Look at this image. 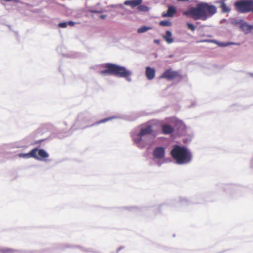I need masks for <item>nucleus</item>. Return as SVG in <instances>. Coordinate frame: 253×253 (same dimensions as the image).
<instances>
[{"mask_svg": "<svg viewBox=\"0 0 253 253\" xmlns=\"http://www.w3.org/2000/svg\"><path fill=\"white\" fill-rule=\"evenodd\" d=\"M217 11L216 7L207 2H201L195 7H191L184 11L183 14L194 20L201 19L205 21L212 16Z\"/></svg>", "mask_w": 253, "mask_h": 253, "instance_id": "f257e3e1", "label": "nucleus"}, {"mask_svg": "<svg viewBox=\"0 0 253 253\" xmlns=\"http://www.w3.org/2000/svg\"><path fill=\"white\" fill-rule=\"evenodd\" d=\"M104 70L100 71L102 75H113L119 78H125L128 81H130L129 77L132 72L124 66L113 63H107L104 65Z\"/></svg>", "mask_w": 253, "mask_h": 253, "instance_id": "f03ea898", "label": "nucleus"}, {"mask_svg": "<svg viewBox=\"0 0 253 253\" xmlns=\"http://www.w3.org/2000/svg\"><path fill=\"white\" fill-rule=\"evenodd\" d=\"M171 157L178 164L189 163L192 159V154L186 148L179 145H174L170 152Z\"/></svg>", "mask_w": 253, "mask_h": 253, "instance_id": "7ed1b4c3", "label": "nucleus"}, {"mask_svg": "<svg viewBox=\"0 0 253 253\" xmlns=\"http://www.w3.org/2000/svg\"><path fill=\"white\" fill-rule=\"evenodd\" d=\"M94 125L93 120L87 113H81L78 115L77 120L74 124V129H83Z\"/></svg>", "mask_w": 253, "mask_h": 253, "instance_id": "20e7f679", "label": "nucleus"}, {"mask_svg": "<svg viewBox=\"0 0 253 253\" xmlns=\"http://www.w3.org/2000/svg\"><path fill=\"white\" fill-rule=\"evenodd\" d=\"M235 9L239 13H253V0H240L234 3Z\"/></svg>", "mask_w": 253, "mask_h": 253, "instance_id": "39448f33", "label": "nucleus"}, {"mask_svg": "<svg viewBox=\"0 0 253 253\" xmlns=\"http://www.w3.org/2000/svg\"><path fill=\"white\" fill-rule=\"evenodd\" d=\"M160 78L166 79L168 81H171L176 79H181L182 77L179 72L173 71L171 69H169L162 74Z\"/></svg>", "mask_w": 253, "mask_h": 253, "instance_id": "423d86ee", "label": "nucleus"}, {"mask_svg": "<svg viewBox=\"0 0 253 253\" xmlns=\"http://www.w3.org/2000/svg\"><path fill=\"white\" fill-rule=\"evenodd\" d=\"M152 132V126L148 125L145 127H143L140 129V132L136 135V137H134V142L138 144L142 140V136L149 134Z\"/></svg>", "mask_w": 253, "mask_h": 253, "instance_id": "0eeeda50", "label": "nucleus"}, {"mask_svg": "<svg viewBox=\"0 0 253 253\" xmlns=\"http://www.w3.org/2000/svg\"><path fill=\"white\" fill-rule=\"evenodd\" d=\"M167 12H164L162 16L163 17H173L174 15L176 14L177 11L176 8L173 5H169Z\"/></svg>", "mask_w": 253, "mask_h": 253, "instance_id": "6e6552de", "label": "nucleus"}, {"mask_svg": "<svg viewBox=\"0 0 253 253\" xmlns=\"http://www.w3.org/2000/svg\"><path fill=\"white\" fill-rule=\"evenodd\" d=\"M165 149L162 147L156 148L153 151V156L158 159H163L165 156Z\"/></svg>", "mask_w": 253, "mask_h": 253, "instance_id": "1a4fd4ad", "label": "nucleus"}, {"mask_svg": "<svg viewBox=\"0 0 253 253\" xmlns=\"http://www.w3.org/2000/svg\"><path fill=\"white\" fill-rule=\"evenodd\" d=\"M35 149H37V158L33 157L36 160L42 161L43 159L46 158L48 157L49 155L47 152H46L44 150L42 149H38V148H35Z\"/></svg>", "mask_w": 253, "mask_h": 253, "instance_id": "9d476101", "label": "nucleus"}, {"mask_svg": "<svg viewBox=\"0 0 253 253\" xmlns=\"http://www.w3.org/2000/svg\"><path fill=\"white\" fill-rule=\"evenodd\" d=\"M142 2V0H127L124 2V4L126 5H129L133 8L136 6L140 5Z\"/></svg>", "mask_w": 253, "mask_h": 253, "instance_id": "9b49d317", "label": "nucleus"}, {"mask_svg": "<svg viewBox=\"0 0 253 253\" xmlns=\"http://www.w3.org/2000/svg\"><path fill=\"white\" fill-rule=\"evenodd\" d=\"M37 149H32L29 153H20L19 154L20 157H23L25 158H29L30 157H36L37 158Z\"/></svg>", "mask_w": 253, "mask_h": 253, "instance_id": "f8f14e48", "label": "nucleus"}, {"mask_svg": "<svg viewBox=\"0 0 253 253\" xmlns=\"http://www.w3.org/2000/svg\"><path fill=\"white\" fill-rule=\"evenodd\" d=\"M155 70L150 67H147L146 69V76L149 80L153 79L155 77Z\"/></svg>", "mask_w": 253, "mask_h": 253, "instance_id": "ddd939ff", "label": "nucleus"}, {"mask_svg": "<svg viewBox=\"0 0 253 253\" xmlns=\"http://www.w3.org/2000/svg\"><path fill=\"white\" fill-rule=\"evenodd\" d=\"M174 131V128L169 125H164L162 126V132L164 134H169Z\"/></svg>", "mask_w": 253, "mask_h": 253, "instance_id": "4468645a", "label": "nucleus"}, {"mask_svg": "<svg viewBox=\"0 0 253 253\" xmlns=\"http://www.w3.org/2000/svg\"><path fill=\"white\" fill-rule=\"evenodd\" d=\"M241 28L246 33H249L253 30V25H249L247 23H244L241 25Z\"/></svg>", "mask_w": 253, "mask_h": 253, "instance_id": "2eb2a0df", "label": "nucleus"}, {"mask_svg": "<svg viewBox=\"0 0 253 253\" xmlns=\"http://www.w3.org/2000/svg\"><path fill=\"white\" fill-rule=\"evenodd\" d=\"M163 38L168 43H171L173 42V39L172 38V33L170 31H167L166 34L163 36Z\"/></svg>", "mask_w": 253, "mask_h": 253, "instance_id": "dca6fc26", "label": "nucleus"}, {"mask_svg": "<svg viewBox=\"0 0 253 253\" xmlns=\"http://www.w3.org/2000/svg\"><path fill=\"white\" fill-rule=\"evenodd\" d=\"M219 3H220V8L223 12H229L230 11V8L226 5L224 0H220Z\"/></svg>", "mask_w": 253, "mask_h": 253, "instance_id": "f3484780", "label": "nucleus"}, {"mask_svg": "<svg viewBox=\"0 0 253 253\" xmlns=\"http://www.w3.org/2000/svg\"><path fill=\"white\" fill-rule=\"evenodd\" d=\"M151 29H152V27H151L143 26L138 28L137 31L138 33H143Z\"/></svg>", "mask_w": 253, "mask_h": 253, "instance_id": "a211bd4d", "label": "nucleus"}, {"mask_svg": "<svg viewBox=\"0 0 253 253\" xmlns=\"http://www.w3.org/2000/svg\"><path fill=\"white\" fill-rule=\"evenodd\" d=\"M159 25L164 27H169L171 26L172 24L171 22L169 21L163 20L160 22Z\"/></svg>", "mask_w": 253, "mask_h": 253, "instance_id": "6ab92c4d", "label": "nucleus"}, {"mask_svg": "<svg viewBox=\"0 0 253 253\" xmlns=\"http://www.w3.org/2000/svg\"><path fill=\"white\" fill-rule=\"evenodd\" d=\"M137 9L140 11H147L149 10V8L144 5H139L137 7Z\"/></svg>", "mask_w": 253, "mask_h": 253, "instance_id": "aec40b11", "label": "nucleus"}, {"mask_svg": "<svg viewBox=\"0 0 253 253\" xmlns=\"http://www.w3.org/2000/svg\"><path fill=\"white\" fill-rule=\"evenodd\" d=\"M186 25L189 29L190 30L194 31L195 30V27L191 23H187Z\"/></svg>", "mask_w": 253, "mask_h": 253, "instance_id": "412c9836", "label": "nucleus"}, {"mask_svg": "<svg viewBox=\"0 0 253 253\" xmlns=\"http://www.w3.org/2000/svg\"><path fill=\"white\" fill-rule=\"evenodd\" d=\"M67 22H61L58 24V27L60 28H65L67 27Z\"/></svg>", "mask_w": 253, "mask_h": 253, "instance_id": "4be33fe9", "label": "nucleus"}, {"mask_svg": "<svg viewBox=\"0 0 253 253\" xmlns=\"http://www.w3.org/2000/svg\"><path fill=\"white\" fill-rule=\"evenodd\" d=\"M2 253H14V251L10 249H6L2 250Z\"/></svg>", "mask_w": 253, "mask_h": 253, "instance_id": "5701e85b", "label": "nucleus"}, {"mask_svg": "<svg viewBox=\"0 0 253 253\" xmlns=\"http://www.w3.org/2000/svg\"><path fill=\"white\" fill-rule=\"evenodd\" d=\"M111 119L110 118H106V119H103V120H101L100 121H99L98 122H96V124H100L102 123H104V122H105L109 120H110Z\"/></svg>", "mask_w": 253, "mask_h": 253, "instance_id": "b1692460", "label": "nucleus"}, {"mask_svg": "<svg viewBox=\"0 0 253 253\" xmlns=\"http://www.w3.org/2000/svg\"><path fill=\"white\" fill-rule=\"evenodd\" d=\"M75 24V23L72 21H69L68 22H67V25H69L70 26H73Z\"/></svg>", "mask_w": 253, "mask_h": 253, "instance_id": "393cba45", "label": "nucleus"}, {"mask_svg": "<svg viewBox=\"0 0 253 253\" xmlns=\"http://www.w3.org/2000/svg\"><path fill=\"white\" fill-rule=\"evenodd\" d=\"M89 13L91 16H93V14L95 13V10H90Z\"/></svg>", "mask_w": 253, "mask_h": 253, "instance_id": "a878e982", "label": "nucleus"}, {"mask_svg": "<svg viewBox=\"0 0 253 253\" xmlns=\"http://www.w3.org/2000/svg\"><path fill=\"white\" fill-rule=\"evenodd\" d=\"M154 42L159 44L160 43V40H154Z\"/></svg>", "mask_w": 253, "mask_h": 253, "instance_id": "bb28decb", "label": "nucleus"}, {"mask_svg": "<svg viewBox=\"0 0 253 253\" xmlns=\"http://www.w3.org/2000/svg\"><path fill=\"white\" fill-rule=\"evenodd\" d=\"M234 44L233 43H232V42H228V43H226L224 44L225 46H228V45H231V44Z\"/></svg>", "mask_w": 253, "mask_h": 253, "instance_id": "cd10ccee", "label": "nucleus"}, {"mask_svg": "<svg viewBox=\"0 0 253 253\" xmlns=\"http://www.w3.org/2000/svg\"><path fill=\"white\" fill-rule=\"evenodd\" d=\"M11 1H14V2H16V3H19V2H20L19 0H12Z\"/></svg>", "mask_w": 253, "mask_h": 253, "instance_id": "c85d7f7f", "label": "nucleus"}, {"mask_svg": "<svg viewBox=\"0 0 253 253\" xmlns=\"http://www.w3.org/2000/svg\"><path fill=\"white\" fill-rule=\"evenodd\" d=\"M105 16L104 15H100V18H103H103H105Z\"/></svg>", "mask_w": 253, "mask_h": 253, "instance_id": "c756f323", "label": "nucleus"}, {"mask_svg": "<svg viewBox=\"0 0 253 253\" xmlns=\"http://www.w3.org/2000/svg\"><path fill=\"white\" fill-rule=\"evenodd\" d=\"M224 0V1H225L226 0Z\"/></svg>", "mask_w": 253, "mask_h": 253, "instance_id": "7c9ffc66", "label": "nucleus"}]
</instances>
